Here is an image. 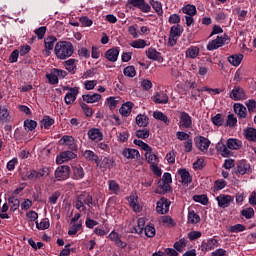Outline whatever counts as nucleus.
I'll use <instances>...</instances> for the list:
<instances>
[{
    "label": "nucleus",
    "instance_id": "obj_22",
    "mask_svg": "<svg viewBox=\"0 0 256 256\" xmlns=\"http://www.w3.org/2000/svg\"><path fill=\"white\" fill-rule=\"evenodd\" d=\"M77 59H68L64 61V67L68 73H71L72 75H75L77 73Z\"/></svg>",
    "mask_w": 256,
    "mask_h": 256
},
{
    "label": "nucleus",
    "instance_id": "obj_21",
    "mask_svg": "<svg viewBox=\"0 0 256 256\" xmlns=\"http://www.w3.org/2000/svg\"><path fill=\"white\" fill-rule=\"evenodd\" d=\"M96 167H99L102 171H107V169L113 167V162L109 157H104L100 161L97 160Z\"/></svg>",
    "mask_w": 256,
    "mask_h": 256
},
{
    "label": "nucleus",
    "instance_id": "obj_3",
    "mask_svg": "<svg viewBox=\"0 0 256 256\" xmlns=\"http://www.w3.org/2000/svg\"><path fill=\"white\" fill-rule=\"evenodd\" d=\"M70 173L71 168L68 165H62L56 168L54 175L57 181H66V179H69Z\"/></svg>",
    "mask_w": 256,
    "mask_h": 256
},
{
    "label": "nucleus",
    "instance_id": "obj_39",
    "mask_svg": "<svg viewBox=\"0 0 256 256\" xmlns=\"http://www.w3.org/2000/svg\"><path fill=\"white\" fill-rule=\"evenodd\" d=\"M201 216L197 214L195 211H189L188 212V223H191V225H197V223H200Z\"/></svg>",
    "mask_w": 256,
    "mask_h": 256
},
{
    "label": "nucleus",
    "instance_id": "obj_45",
    "mask_svg": "<svg viewBox=\"0 0 256 256\" xmlns=\"http://www.w3.org/2000/svg\"><path fill=\"white\" fill-rule=\"evenodd\" d=\"M84 157L87 161H91L94 163H97V161L99 160V156H97V154H95V152L91 150H86L84 152Z\"/></svg>",
    "mask_w": 256,
    "mask_h": 256
},
{
    "label": "nucleus",
    "instance_id": "obj_41",
    "mask_svg": "<svg viewBox=\"0 0 256 256\" xmlns=\"http://www.w3.org/2000/svg\"><path fill=\"white\" fill-rule=\"evenodd\" d=\"M149 3L157 15H163V4L160 1L149 0Z\"/></svg>",
    "mask_w": 256,
    "mask_h": 256
},
{
    "label": "nucleus",
    "instance_id": "obj_59",
    "mask_svg": "<svg viewBox=\"0 0 256 256\" xmlns=\"http://www.w3.org/2000/svg\"><path fill=\"white\" fill-rule=\"evenodd\" d=\"M107 105L109 107V109L113 110L117 107V105H119V99L115 98V97H109L106 100Z\"/></svg>",
    "mask_w": 256,
    "mask_h": 256
},
{
    "label": "nucleus",
    "instance_id": "obj_25",
    "mask_svg": "<svg viewBox=\"0 0 256 256\" xmlns=\"http://www.w3.org/2000/svg\"><path fill=\"white\" fill-rule=\"evenodd\" d=\"M125 159H137L139 157V150L133 148H124L122 151Z\"/></svg>",
    "mask_w": 256,
    "mask_h": 256
},
{
    "label": "nucleus",
    "instance_id": "obj_26",
    "mask_svg": "<svg viewBox=\"0 0 256 256\" xmlns=\"http://www.w3.org/2000/svg\"><path fill=\"white\" fill-rule=\"evenodd\" d=\"M134 106H135V104H133V102H131V101H128V102L122 104V106L119 110L120 114H122L123 117H129V115H131V111Z\"/></svg>",
    "mask_w": 256,
    "mask_h": 256
},
{
    "label": "nucleus",
    "instance_id": "obj_36",
    "mask_svg": "<svg viewBox=\"0 0 256 256\" xmlns=\"http://www.w3.org/2000/svg\"><path fill=\"white\" fill-rule=\"evenodd\" d=\"M245 139L247 141H252L253 143H256V129L255 128H247L244 130L243 133Z\"/></svg>",
    "mask_w": 256,
    "mask_h": 256
},
{
    "label": "nucleus",
    "instance_id": "obj_35",
    "mask_svg": "<svg viewBox=\"0 0 256 256\" xmlns=\"http://www.w3.org/2000/svg\"><path fill=\"white\" fill-rule=\"evenodd\" d=\"M243 61V54H234L228 57V63L233 65V67H239Z\"/></svg>",
    "mask_w": 256,
    "mask_h": 256
},
{
    "label": "nucleus",
    "instance_id": "obj_14",
    "mask_svg": "<svg viewBox=\"0 0 256 256\" xmlns=\"http://www.w3.org/2000/svg\"><path fill=\"white\" fill-rule=\"evenodd\" d=\"M146 57L148 59H151L152 61H158V63H161L163 61V56H161V52L157 51V49L150 47L146 51Z\"/></svg>",
    "mask_w": 256,
    "mask_h": 256
},
{
    "label": "nucleus",
    "instance_id": "obj_17",
    "mask_svg": "<svg viewBox=\"0 0 256 256\" xmlns=\"http://www.w3.org/2000/svg\"><path fill=\"white\" fill-rule=\"evenodd\" d=\"M153 101L158 105H167L169 103V96L163 91L156 92L153 96Z\"/></svg>",
    "mask_w": 256,
    "mask_h": 256
},
{
    "label": "nucleus",
    "instance_id": "obj_57",
    "mask_svg": "<svg viewBox=\"0 0 256 256\" xmlns=\"http://www.w3.org/2000/svg\"><path fill=\"white\" fill-rule=\"evenodd\" d=\"M134 145H137L138 147H141L143 151H145V153H147V151H151V146H149V144L143 142L142 140H134Z\"/></svg>",
    "mask_w": 256,
    "mask_h": 256
},
{
    "label": "nucleus",
    "instance_id": "obj_58",
    "mask_svg": "<svg viewBox=\"0 0 256 256\" xmlns=\"http://www.w3.org/2000/svg\"><path fill=\"white\" fill-rule=\"evenodd\" d=\"M41 123H42V127H44V129H49V127H51V125H54L55 120L49 116H45L43 118V120L41 121Z\"/></svg>",
    "mask_w": 256,
    "mask_h": 256
},
{
    "label": "nucleus",
    "instance_id": "obj_31",
    "mask_svg": "<svg viewBox=\"0 0 256 256\" xmlns=\"http://www.w3.org/2000/svg\"><path fill=\"white\" fill-rule=\"evenodd\" d=\"M182 13L186 16L197 15V7L193 4H186L181 8Z\"/></svg>",
    "mask_w": 256,
    "mask_h": 256
},
{
    "label": "nucleus",
    "instance_id": "obj_55",
    "mask_svg": "<svg viewBox=\"0 0 256 256\" xmlns=\"http://www.w3.org/2000/svg\"><path fill=\"white\" fill-rule=\"evenodd\" d=\"M236 125H237V117H235V115H233V114H229L227 116L225 126L226 127H235Z\"/></svg>",
    "mask_w": 256,
    "mask_h": 256
},
{
    "label": "nucleus",
    "instance_id": "obj_23",
    "mask_svg": "<svg viewBox=\"0 0 256 256\" xmlns=\"http://www.w3.org/2000/svg\"><path fill=\"white\" fill-rule=\"evenodd\" d=\"M76 200H78L80 203H83L84 205H87L88 207L93 205V196L87 192L78 195Z\"/></svg>",
    "mask_w": 256,
    "mask_h": 256
},
{
    "label": "nucleus",
    "instance_id": "obj_40",
    "mask_svg": "<svg viewBox=\"0 0 256 256\" xmlns=\"http://www.w3.org/2000/svg\"><path fill=\"white\" fill-rule=\"evenodd\" d=\"M108 185H109V191H111L113 195H119V193H121V186H119V183H117V181L110 180L108 182Z\"/></svg>",
    "mask_w": 256,
    "mask_h": 256
},
{
    "label": "nucleus",
    "instance_id": "obj_6",
    "mask_svg": "<svg viewBox=\"0 0 256 256\" xmlns=\"http://www.w3.org/2000/svg\"><path fill=\"white\" fill-rule=\"evenodd\" d=\"M236 171L239 173V175H250L253 169L247 160H240L237 163Z\"/></svg>",
    "mask_w": 256,
    "mask_h": 256
},
{
    "label": "nucleus",
    "instance_id": "obj_7",
    "mask_svg": "<svg viewBox=\"0 0 256 256\" xmlns=\"http://www.w3.org/2000/svg\"><path fill=\"white\" fill-rule=\"evenodd\" d=\"M169 207H171V202L167 198H161L157 202L156 211L159 215H167L169 213Z\"/></svg>",
    "mask_w": 256,
    "mask_h": 256
},
{
    "label": "nucleus",
    "instance_id": "obj_18",
    "mask_svg": "<svg viewBox=\"0 0 256 256\" xmlns=\"http://www.w3.org/2000/svg\"><path fill=\"white\" fill-rule=\"evenodd\" d=\"M225 45V39L223 37L217 36L216 39L211 40L207 44L208 51H215V49H219V47H223Z\"/></svg>",
    "mask_w": 256,
    "mask_h": 256
},
{
    "label": "nucleus",
    "instance_id": "obj_28",
    "mask_svg": "<svg viewBox=\"0 0 256 256\" xmlns=\"http://www.w3.org/2000/svg\"><path fill=\"white\" fill-rule=\"evenodd\" d=\"M199 53H201V49H199V47L190 46L186 50L185 55H186L187 59H197V57H199Z\"/></svg>",
    "mask_w": 256,
    "mask_h": 256
},
{
    "label": "nucleus",
    "instance_id": "obj_29",
    "mask_svg": "<svg viewBox=\"0 0 256 256\" xmlns=\"http://www.w3.org/2000/svg\"><path fill=\"white\" fill-rule=\"evenodd\" d=\"M83 101L86 103H99L101 101V94H84L82 96Z\"/></svg>",
    "mask_w": 256,
    "mask_h": 256
},
{
    "label": "nucleus",
    "instance_id": "obj_24",
    "mask_svg": "<svg viewBox=\"0 0 256 256\" xmlns=\"http://www.w3.org/2000/svg\"><path fill=\"white\" fill-rule=\"evenodd\" d=\"M105 57L111 63H115L119 59V48H111L106 51Z\"/></svg>",
    "mask_w": 256,
    "mask_h": 256
},
{
    "label": "nucleus",
    "instance_id": "obj_63",
    "mask_svg": "<svg viewBox=\"0 0 256 256\" xmlns=\"http://www.w3.org/2000/svg\"><path fill=\"white\" fill-rule=\"evenodd\" d=\"M146 237H155V227L153 225H147L144 228Z\"/></svg>",
    "mask_w": 256,
    "mask_h": 256
},
{
    "label": "nucleus",
    "instance_id": "obj_38",
    "mask_svg": "<svg viewBox=\"0 0 256 256\" xmlns=\"http://www.w3.org/2000/svg\"><path fill=\"white\" fill-rule=\"evenodd\" d=\"M136 124L138 127H147L149 125V117H147V115L138 114L136 116Z\"/></svg>",
    "mask_w": 256,
    "mask_h": 256
},
{
    "label": "nucleus",
    "instance_id": "obj_54",
    "mask_svg": "<svg viewBox=\"0 0 256 256\" xmlns=\"http://www.w3.org/2000/svg\"><path fill=\"white\" fill-rule=\"evenodd\" d=\"M123 74L125 77H135L137 75V71L135 70V66H128L124 68Z\"/></svg>",
    "mask_w": 256,
    "mask_h": 256
},
{
    "label": "nucleus",
    "instance_id": "obj_61",
    "mask_svg": "<svg viewBox=\"0 0 256 256\" xmlns=\"http://www.w3.org/2000/svg\"><path fill=\"white\" fill-rule=\"evenodd\" d=\"M230 233H241L245 231V225L243 224H236L229 227Z\"/></svg>",
    "mask_w": 256,
    "mask_h": 256
},
{
    "label": "nucleus",
    "instance_id": "obj_51",
    "mask_svg": "<svg viewBox=\"0 0 256 256\" xmlns=\"http://www.w3.org/2000/svg\"><path fill=\"white\" fill-rule=\"evenodd\" d=\"M161 222L163 223V225H165L166 227H175L176 223L173 220V218H171V216H162L161 217Z\"/></svg>",
    "mask_w": 256,
    "mask_h": 256
},
{
    "label": "nucleus",
    "instance_id": "obj_42",
    "mask_svg": "<svg viewBox=\"0 0 256 256\" xmlns=\"http://www.w3.org/2000/svg\"><path fill=\"white\" fill-rule=\"evenodd\" d=\"M183 26L176 24L170 28V35L180 38L183 35Z\"/></svg>",
    "mask_w": 256,
    "mask_h": 256
},
{
    "label": "nucleus",
    "instance_id": "obj_62",
    "mask_svg": "<svg viewBox=\"0 0 256 256\" xmlns=\"http://www.w3.org/2000/svg\"><path fill=\"white\" fill-rule=\"evenodd\" d=\"M84 87L87 91H91L97 87V80H86L84 82Z\"/></svg>",
    "mask_w": 256,
    "mask_h": 256
},
{
    "label": "nucleus",
    "instance_id": "obj_16",
    "mask_svg": "<svg viewBox=\"0 0 256 256\" xmlns=\"http://www.w3.org/2000/svg\"><path fill=\"white\" fill-rule=\"evenodd\" d=\"M216 201L218 203V207H221L222 209H227V207L231 205L232 198L229 195L220 194L216 197Z\"/></svg>",
    "mask_w": 256,
    "mask_h": 256
},
{
    "label": "nucleus",
    "instance_id": "obj_1",
    "mask_svg": "<svg viewBox=\"0 0 256 256\" xmlns=\"http://www.w3.org/2000/svg\"><path fill=\"white\" fill-rule=\"evenodd\" d=\"M243 147V141L236 138H229L226 144L220 141L216 144V151L220 153L222 157H229L231 151H239Z\"/></svg>",
    "mask_w": 256,
    "mask_h": 256
},
{
    "label": "nucleus",
    "instance_id": "obj_15",
    "mask_svg": "<svg viewBox=\"0 0 256 256\" xmlns=\"http://www.w3.org/2000/svg\"><path fill=\"white\" fill-rule=\"evenodd\" d=\"M230 98L234 101H241L242 99H246L245 90L240 86L234 87V89L230 92Z\"/></svg>",
    "mask_w": 256,
    "mask_h": 256
},
{
    "label": "nucleus",
    "instance_id": "obj_11",
    "mask_svg": "<svg viewBox=\"0 0 256 256\" xmlns=\"http://www.w3.org/2000/svg\"><path fill=\"white\" fill-rule=\"evenodd\" d=\"M55 43H57V38L55 36H49L44 39V51L46 55H51V51H53V48L55 47Z\"/></svg>",
    "mask_w": 256,
    "mask_h": 256
},
{
    "label": "nucleus",
    "instance_id": "obj_56",
    "mask_svg": "<svg viewBox=\"0 0 256 256\" xmlns=\"http://www.w3.org/2000/svg\"><path fill=\"white\" fill-rule=\"evenodd\" d=\"M170 25H179L181 23V16L179 14H171L168 18Z\"/></svg>",
    "mask_w": 256,
    "mask_h": 256
},
{
    "label": "nucleus",
    "instance_id": "obj_20",
    "mask_svg": "<svg viewBox=\"0 0 256 256\" xmlns=\"http://www.w3.org/2000/svg\"><path fill=\"white\" fill-rule=\"evenodd\" d=\"M61 145H66V147H69L72 151H77V145H75V138L73 136H63L60 139Z\"/></svg>",
    "mask_w": 256,
    "mask_h": 256
},
{
    "label": "nucleus",
    "instance_id": "obj_32",
    "mask_svg": "<svg viewBox=\"0 0 256 256\" xmlns=\"http://www.w3.org/2000/svg\"><path fill=\"white\" fill-rule=\"evenodd\" d=\"M145 157H146L147 163H150V165L159 164V156L153 153V148H151V151L145 152Z\"/></svg>",
    "mask_w": 256,
    "mask_h": 256
},
{
    "label": "nucleus",
    "instance_id": "obj_8",
    "mask_svg": "<svg viewBox=\"0 0 256 256\" xmlns=\"http://www.w3.org/2000/svg\"><path fill=\"white\" fill-rule=\"evenodd\" d=\"M192 126L193 120L191 119V116L187 112H181L179 127H182V129H191Z\"/></svg>",
    "mask_w": 256,
    "mask_h": 256
},
{
    "label": "nucleus",
    "instance_id": "obj_46",
    "mask_svg": "<svg viewBox=\"0 0 256 256\" xmlns=\"http://www.w3.org/2000/svg\"><path fill=\"white\" fill-rule=\"evenodd\" d=\"M0 121L3 123L9 121V110L5 106H0Z\"/></svg>",
    "mask_w": 256,
    "mask_h": 256
},
{
    "label": "nucleus",
    "instance_id": "obj_44",
    "mask_svg": "<svg viewBox=\"0 0 256 256\" xmlns=\"http://www.w3.org/2000/svg\"><path fill=\"white\" fill-rule=\"evenodd\" d=\"M24 129L25 131H35V129H37V121L30 119L25 120Z\"/></svg>",
    "mask_w": 256,
    "mask_h": 256
},
{
    "label": "nucleus",
    "instance_id": "obj_34",
    "mask_svg": "<svg viewBox=\"0 0 256 256\" xmlns=\"http://www.w3.org/2000/svg\"><path fill=\"white\" fill-rule=\"evenodd\" d=\"M234 112L241 119H245V117H247V108L239 103L234 104Z\"/></svg>",
    "mask_w": 256,
    "mask_h": 256
},
{
    "label": "nucleus",
    "instance_id": "obj_5",
    "mask_svg": "<svg viewBox=\"0 0 256 256\" xmlns=\"http://www.w3.org/2000/svg\"><path fill=\"white\" fill-rule=\"evenodd\" d=\"M219 247V241L215 238H209L208 240H203L201 243V251L207 253L209 251H213V249H217Z\"/></svg>",
    "mask_w": 256,
    "mask_h": 256
},
{
    "label": "nucleus",
    "instance_id": "obj_43",
    "mask_svg": "<svg viewBox=\"0 0 256 256\" xmlns=\"http://www.w3.org/2000/svg\"><path fill=\"white\" fill-rule=\"evenodd\" d=\"M153 117H154V119H157L158 121H163V123H165V125H169V123H170L169 118L167 117V115H165L161 111H154L153 112Z\"/></svg>",
    "mask_w": 256,
    "mask_h": 256
},
{
    "label": "nucleus",
    "instance_id": "obj_60",
    "mask_svg": "<svg viewBox=\"0 0 256 256\" xmlns=\"http://www.w3.org/2000/svg\"><path fill=\"white\" fill-rule=\"evenodd\" d=\"M223 116L221 114H216L215 116L212 117V123L213 125H216V127H221L224 123Z\"/></svg>",
    "mask_w": 256,
    "mask_h": 256
},
{
    "label": "nucleus",
    "instance_id": "obj_52",
    "mask_svg": "<svg viewBox=\"0 0 256 256\" xmlns=\"http://www.w3.org/2000/svg\"><path fill=\"white\" fill-rule=\"evenodd\" d=\"M46 78L48 79L49 83H51V85H57V83H59V78L55 72V69H53L50 74H47Z\"/></svg>",
    "mask_w": 256,
    "mask_h": 256
},
{
    "label": "nucleus",
    "instance_id": "obj_10",
    "mask_svg": "<svg viewBox=\"0 0 256 256\" xmlns=\"http://www.w3.org/2000/svg\"><path fill=\"white\" fill-rule=\"evenodd\" d=\"M129 5L137 7L142 13H149L151 6L145 2V0H128Z\"/></svg>",
    "mask_w": 256,
    "mask_h": 256
},
{
    "label": "nucleus",
    "instance_id": "obj_49",
    "mask_svg": "<svg viewBox=\"0 0 256 256\" xmlns=\"http://www.w3.org/2000/svg\"><path fill=\"white\" fill-rule=\"evenodd\" d=\"M241 216L245 217V219H253L255 217V210L249 207L241 211Z\"/></svg>",
    "mask_w": 256,
    "mask_h": 256
},
{
    "label": "nucleus",
    "instance_id": "obj_9",
    "mask_svg": "<svg viewBox=\"0 0 256 256\" xmlns=\"http://www.w3.org/2000/svg\"><path fill=\"white\" fill-rule=\"evenodd\" d=\"M75 157H77V154L71 151H64L56 157V163L57 165H63V163H67V161H71V159H75Z\"/></svg>",
    "mask_w": 256,
    "mask_h": 256
},
{
    "label": "nucleus",
    "instance_id": "obj_48",
    "mask_svg": "<svg viewBox=\"0 0 256 256\" xmlns=\"http://www.w3.org/2000/svg\"><path fill=\"white\" fill-rule=\"evenodd\" d=\"M51 227V223H49V219L44 218L39 222H36V228L40 231H45V229H49Z\"/></svg>",
    "mask_w": 256,
    "mask_h": 256
},
{
    "label": "nucleus",
    "instance_id": "obj_4",
    "mask_svg": "<svg viewBox=\"0 0 256 256\" xmlns=\"http://www.w3.org/2000/svg\"><path fill=\"white\" fill-rule=\"evenodd\" d=\"M64 90H68L67 94L64 97L66 105H73L77 100V95H79V87H66Z\"/></svg>",
    "mask_w": 256,
    "mask_h": 256
},
{
    "label": "nucleus",
    "instance_id": "obj_64",
    "mask_svg": "<svg viewBox=\"0 0 256 256\" xmlns=\"http://www.w3.org/2000/svg\"><path fill=\"white\" fill-rule=\"evenodd\" d=\"M136 137H138L139 139H148L149 131L147 129L137 130Z\"/></svg>",
    "mask_w": 256,
    "mask_h": 256
},
{
    "label": "nucleus",
    "instance_id": "obj_19",
    "mask_svg": "<svg viewBox=\"0 0 256 256\" xmlns=\"http://www.w3.org/2000/svg\"><path fill=\"white\" fill-rule=\"evenodd\" d=\"M108 237L110 241H113L115 243L116 247H120V249H125V247H127V242H123L121 240V236H119V233L112 231Z\"/></svg>",
    "mask_w": 256,
    "mask_h": 256
},
{
    "label": "nucleus",
    "instance_id": "obj_33",
    "mask_svg": "<svg viewBox=\"0 0 256 256\" xmlns=\"http://www.w3.org/2000/svg\"><path fill=\"white\" fill-rule=\"evenodd\" d=\"M128 203L130 207H132L133 211L139 213L141 211V206H139V202L137 200V195L132 194L128 198Z\"/></svg>",
    "mask_w": 256,
    "mask_h": 256
},
{
    "label": "nucleus",
    "instance_id": "obj_27",
    "mask_svg": "<svg viewBox=\"0 0 256 256\" xmlns=\"http://www.w3.org/2000/svg\"><path fill=\"white\" fill-rule=\"evenodd\" d=\"M129 45L130 47H133V49H145V47H149V45H151V42L143 39H137L133 40Z\"/></svg>",
    "mask_w": 256,
    "mask_h": 256
},
{
    "label": "nucleus",
    "instance_id": "obj_13",
    "mask_svg": "<svg viewBox=\"0 0 256 256\" xmlns=\"http://www.w3.org/2000/svg\"><path fill=\"white\" fill-rule=\"evenodd\" d=\"M194 141L196 143V147H198L200 151H207L209 149V145H211V141L203 136H197Z\"/></svg>",
    "mask_w": 256,
    "mask_h": 256
},
{
    "label": "nucleus",
    "instance_id": "obj_47",
    "mask_svg": "<svg viewBox=\"0 0 256 256\" xmlns=\"http://www.w3.org/2000/svg\"><path fill=\"white\" fill-rule=\"evenodd\" d=\"M193 201H195L196 203H201V205H208L209 204V198L205 194L194 195L193 196Z\"/></svg>",
    "mask_w": 256,
    "mask_h": 256
},
{
    "label": "nucleus",
    "instance_id": "obj_53",
    "mask_svg": "<svg viewBox=\"0 0 256 256\" xmlns=\"http://www.w3.org/2000/svg\"><path fill=\"white\" fill-rule=\"evenodd\" d=\"M82 227H83V224L81 222L72 224L71 228L68 230V235H77V233L81 231Z\"/></svg>",
    "mask_w": 256,
    "mask_h": 256
},
{
    "label": "nucleus",
    "instance_id": "obj_12",
    "mask_svg": "<svg viewBox=\"0 0 256 256\" xmlns=\"http://www.w3.org/2000/svg\"><path fill=\"white\" fill-rule=\"evenodd\" d=\"M88 138L90 141H94V143H99V141H103V132L99 130V128H91L87 132Z\"/></svg>",
    "mask_w": 256,
    "mask_h": 256
},
{
    "label": "nucleus",
    "instance_id": "obj_2",
    "mask_svg": "<svg viewBox=\"0 0 256 256\" xmlns=\"http://www.w3.org/2000/svg\"><path fill=\"white\" fill-rule=\"evenodd\" d=\"M54 53L57 59L65 61V59H69V57L73 56L75 47L73 46V43L69 41H58L54 47Z\"/></svg>",
    "mask_w": 256,
    "mask_h": 256
},
{
    "label": "nucleus",
    "instance_id": "obj_30",
    "mask_svg": "<svg viewBox=\"0 0 256 256\" xmlns=\"http://www.w3.org/2000/svg\"><path fill=\"white\" fill-rule=\"evenodd\" d=\"M178 174L181 177V183L182 185H187L188 183H191L193 179L191 178V174H189V171L186 169H179Z\"/></svg>",
    "mask_w": 256,
    "mask_h": 256
},
{
    "label": "nucleus",
    "instance_id": "obj_50",
    "mask_svg": "<svg viewBox=\"0 0 256 256\" xmlns=\"http://www.w3.org/2000/svg\"><path fill=\"white\" fill-rule=\"evenodd\" d=\"M187 247V242L185 238L180 239L178 242L174 244V249L178 251L179 253H183V250Z\"/></svg>",
    "mask_w": 256,
    "mask_h": 256
},
{
    "label": "nucleus",
    "instance_id": "obj_37",
    "mask_svg": "<svg viewBox=\"0 0 256 256\" xmlns=\"http://www.w3.org/2000/svg\"><path fill=\"white\" fill-rule=\"evenodd\" d=\"M72 171V178L75 179L76 181H79L80 179H83V177H85V170H83V167L81 166L73 167Z\"/></svg>",
    "mask_w": 256,
    "mask_h": 256
}]
</instances>
